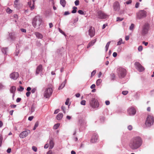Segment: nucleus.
Segmentation results:
<instances>
[{"label":"nucleus","mask_w":154,"mask_h":154,"mask_svg":"<svg viewBox=\"0 0 154 154\" xmlns=\"http://www.w3.org/2000/svg\"><path fill=\"white\" fill-rule=\"evenodd\" d=\"M143 141L139 136L134 137L131 139L129 144V146L132 149L138 148L142 145Z\"/></svg>","instance_id":"f257e3e1"},{"label":"nucleus","mask_w":154,"mask_h":154,"mask_svg":"<svg viewBox=\"0 0 154 154\" xmlns=\"http://www.w3.org/2000/svg\"><path fill=\"white\" fill-rule=\"evenodd\" d=\"M42 22V18L38 15L36 16L33 19L32 24L35 28H38Z\"/></svg>","instance_id":"f03ea898"},{"label":"nucleus","mask_w":154,"mask_h":154,"mask_svg":"<svg viewBox=\"0 0 154 154\" xmlns=\"http://www.w3.org/2000/svg\"><path fill=\"white\" fill-rule=\"evenodd\" d=\"M154 122V117L151 115H148L145 122V125L147 127H149L153 125Z\"/></svg>","instance_id":"7ed1b4c3"},{"label":"nucleus","mask_w":154,"mask_h":154,"mask_svg":"<svg viewBox=\"0 0 154 154\" xmlns=\"http://www.w3.org/2000/svg\"><path fill=\"white\" fill-rule=\"evenodd\" d=\"M117 72L119 77L120 78H124L127 73L126 69L122 67H119L117 69Z\"/></svg>","instance_id":"20e7f679"},{"label":"nucleus","mask_w":154,"mask_h":154,"mask_svg":"<svg viewBox=\"0 0 154 154\" xmlns=\"http://www.w3.org/2000/svg\"><path fill=\"white\" fill-rule=\"evenodd\" d=\"M53 90L52 88L48 87L45 90L44 92L43 96L46 98H49L52 94Z\"/></svg>","instance_id":"39448f33"},{"label":"nucleus","mask_w":154,"mask_h":154,"mask_svg":"<svg viewBox=\"0 0 154 154\" xmlns=\"http://www.w3.org/2000/svg\"><path fill=\"white\" fill-rule=\"evenodd\" d=\"M90 104L93 108H96L98 107L99 104L98 100L94 98H92L90 102Z\"/></svg>","instance_id":"423d86ee"},{"label":"nucleus","mask_w":154,"mask_h":154,"mask_svg":"<svg viewBox=\"0 0 154 154\" xmlns=\"http://www.w3.org/2000/svg\"><path fill=\"white\" fill-rule=\"evenodd\" d=\"M146 12L145 11L141 10L137 13V18L140 19L146 17Z\"/></svg>","instance_id":"0eeeda50"},{"label":"nucleus","mask_w":154,"mask_h":154,"mask_svg":"<svg viewBox=\"0 0 154 154\" xmlns=\"http://www.w3.org/2000/svg\"><path fill=\"white\" fill-rule=\"evenodd\" d=\"M97 16L100 19H105L108 17V15L101 11H97Z\"/></svg>","instance_id":"6e6552de"},{"label":"nucleus","mask_w":154,"mask_h":154,"mask_svg":"<svg viewBox=\"0 0 154 154\" xmlns=\"http://www.w3.org/2000/svg\"><path fill=\"white\" fill-rule=\"evenodd\" d=\"M149 25L148 23H146L143 26L142 30L143 35H145L147 33L149 30Z\"/></svg>","instance_id":"1a4fd4ad"},{"label":"nucleus","mask_w":154,"mask_h":154,"mask_svg":"<svg viewBox=\"0 0 154 154\" xmlns=\"http://www.w3.org/2000/svg\"><path fill=\"white\" fill-rule=\"evenodd\" d=\"M95 29L94 27L90 26L88 30L89 35L92 37H93L95 35Z\"/></svg>","instance_id":"9d476101"},{"label":"nucleus","mask_w":154,"mask_h":154,"mask_svg":"<svg viewBox=\"0 0 154 154\" xmlns=\"http://www.w3.org/2000/svg\"><path fill=\"white\" fill-rule=\"evenodd\" d=\"M135 65L140 72H142L144 70V68L138 62H136Z\"/></svg>","instance_id":"9b49d317"},{"label":"nucleus","mask_w":154,"mask_h":154,"mask_svg":"<svg viewBox=\"0 0 154 154\" xmlns=\"http://www.w3.org/2000/svg\"><path fill=\"white\" fill-rule=\"evenodd\" d=\"M19 76V74L17 72H14L10 75V78L14 80H16Z\"/></svg>","instance_id":"f8f14e48"},{"label":"nucleus","mask_w":154,"mask_h":154,"mask_svg":"<svg viewBox=\"0 0 154 154\" xmlns=\"http://www.w3.org/2000/svg\"><path fill=\"white\" fill-rule=\"evenodd\" d=\"M136 111L135 109L133 107L129 108L128 109V113L130 115H134L136 113Z\"/></svg>","instance_id":"ddd939ff"},{"label":"nucleus","mask_w":154,"mask_h":154,"mask_svg":"<svg viewBox=\"0 0 154 154\" xmlns=\"http://www.w3.org/2000/svg\"><path fill=\"white\" fill-rule=\"evenodd\" d=\"M113 9L115 11H119L120 9V5L118 2H116L113 4Z\"/></svg>","instance_id":"4468645a"},{"label":"nucleus","mask_w":154,"mask_h":154,"mask_svg":"<svg viewBox=\"0 0 154 154\" xmlns=\"http://www.w3.org/2000/svg\"><path fill=\"white\" fill-rule=\"evenodd\" d=\"M42 71V64H40L37 67L36 71V74H38L40 72Z\"/></svg>","instance_id":"2eb2a0df"},{"label":"nucleus","mask_w":154,"mask_h":154,"mask_svg":"<svg viewBox=\"0 0 154 154\" xmlns=\"http://www.w3.org/2000/svg\"><path fill=\"white\" fill-rule=\"evenodd\" d=\"M97 140V135H93L91 137V141L92 143L96 142Z\"/></svg>","instance_id":"dca6fc26"},{"label":"nucleus","mask_w":154,"mask_h":154,"mask_svg":"<svg viewBox=\"0 0 154 154\" xmlns=\"http://www.w3.org/2000/svg\"><path fill=\"white\" fill-rule=\"evenodd\" d=\"M49 149H52L54 146V143L53 141V139H51L50 140L49 142Z\"/></svg>","instance_id":"f3484780"},{"label":"nucleus","mask_w":154,"mask_h":154,"mask_svg":"<svg viewBox=\"0 0 154 154\" xmlns=\"http://www.w3.org/2000/svg\"><path fill=\"white\" fill-rule=\"evenodd\" d=\"M96 41V39H94L92 41H91L88 44V46H87V48H89L91 46H93L94 44L95 43Z\"/></svg>","instance_id":"a211bd4d"},{"label":"nucleus","mask_w":154,"mask_h":154,"mask_svg":"<svg viewBox=\"0 0 154 154\" xmlns=\"http://www.w3.org/2000/svg\"><path fill=\"white\" fill-rule=\"evenodd\" d=\"M36 37L38 38H42L43 37L42 35L38 32H35V33Z\"/></svg>","instance_id":"6ab92c4d"},{"label":"nucleus","mask_w":154,"mask_h":154,"mask_svg":"<svg viewBox=\"0 0 154 154\" xmlns=\"http://www.w3.org/2000/svg\"><path fill=\"white\" fill-rule=\"evenodd\" d=\"M66 82V79L60 85L58 88L59 90H60L62 89L65 86V84Z\"/></svg>","instance_id":"aec40b11"},{"label":"nucleus","mask_w":154,"mask_h":154,"mask_svg":"<svg viewBox=\"0 0 154 154\" xmlns=\"http://www.w3.org/2000/svg\"><path fill=\"white\" fill-rule=\"evenodd\" d=\"M63 116V114L61 113H59L56 117V118L58 120H60L61 119Z\"/></svg>","instance_id":"412c9836"},{"label":"nucleus","mask_w":154,"mask_h":154,"mask_svg":"<svg viewBox=\"0 0 154 154\" xmlns=\"http://www.w3.org/2000/svg\"><path fill=\"white\" fill-rule=\"evenodd\" d=\"M16 90V87L15 86H12L10 88V91L11 93H15Z\"/></svg>","instance_id":"4be33fe9"},{"label":"nucleus","mask_w":154,"mask_h":154,"mask_svg":"<svg viewBox=\"0 0 154 154\" xmlns=\"http://www.w3.org/2000/svg\"><path fill=\"white\" fill-rule=\"evenodd\" d=\"M30 131L29 130H27L23 131L20 135H27L30 134Z\"/></svg>","instance_id":"5701e85b"},{"label":"nucleus","mask_w":154,"mask_h":154,"mask_svg":"<svg viewBox=\"0 0 154 154\" xmlns=\"http://www.w3.org/2000/svg\"><path fill=\"white\" fill-rule=\"evenodd\" d=\"M35 0H32L33 5H32V6H31V2H28V5H29V6L31 8V9L32 10L34 8V5L35 4Z\"/></svg>","instance_id":"b1692460"},{"label":"nucleus","mask_w":154,"mask_h":154,"mask_svg":"<svg viewBox=\"0 0 154 154\" xmlns=\"http://www.w3.org/2000/svg\"><path fill=\"white\" fill-rule=\"evenodd\" d=\"M14 6L15 8H18L20 5L18 0H16L14 2Z\"/></svg>","instance_id":"393cba45"},{"label":"nucleus","mask_w":154,"mask_h":154,"mask_svg":"<svg viewBox=\"0 0 154 154\" xmlns=\"http://www.w3.org/2000/svg\"><path fill=\"white\" fill-rule=\"evenodd\" d=\"M60 3L61 5L63 7H65L66 4V2L65 0H60Z\"/></svg>","instance_id":"a878e982"},{"label":"nucleus","mask_w":154,"mask_h":154,"mask_svg":"<svg viewBox=\"0 0 154 154\" xmlns=\"http://www.w3.org/2000/svg\"><path fill=\"white\" fill-rule=\"evenodd\" d=\"M60 125V123H57L55 124L53 127L54 129H57L59 127Z\"/></svg>","instance_id":"bb28decb"},{"label":"nucleus","mask_w":154,"mask_h":154,"mask_svg":"<svg viewBox=\"0 0 154 154\" xmlns=\"http://www.w3.org/2000/svg\"><path fill=\"white\" fill-rule=\"evenodd\" d=\"M110 42H111L110 41L108 42L105 48L106 49V51H107L108 50Z\"/></svg>","instance_id":"cd10ccee"},{"label":"nucleus","mask_w":154,"mask_h":154,"mask_svg":"<svg viewBox=\"0 0 154 154\" xmlns=\"http://www.w3.org/2000/svg\"><path fill=\"white\" fill-rule=\"evenodd\" d=\"M102 82V80L100 79H98L96 82V85L97 86L99 85Z\"/></svg>","instance_id":"c85d7f7f"},{"label":"nucleus","mask_w":154,"mask_h":154,"mask_svg":"<svg viewBox=\"0 0 154 154\" xmlns=\"http://www.w3.org/2000/svg\"><path fill=\"white\" fill-rule=\"evenodd\" d=\"M73 10L72 11V13H75L76 12V10L77 9V8L76 7H73Z\"/></svg>","instance_id":"c756f323"},{"label":"nucleus","mask_w":154,"mask_h":154,"mask_svg":"<svg viewBox=\"0 0 154 154\" xmlns=\"http://www.w3.org/2000/svg\"><path fill=\"white\" fill-rule=\"evenodd\" d=\"M8 48H3L2 49V52L5 54H6Z\"/></svg>","instance_id":"7c9ffc66"},{"label":"nucleus","mask_w":154,"mask_h":154,"mask_svg":"<svg viewBox=\"0 0 154 154\" xmlns=\"http://www.w3.org/2000/svg\"><path fill=\"white\" fill-rule=\"evenodd\" d=\"M38 124H39V123H38V121L36 122L35 124L34 127L33 128V130H35L36 129V128L38 127Z\"/></svg>","instance_id":"2f4dec72"},{"label":"nucleus","mask_w":154,"mask_h":154,"mask_svg":"<svg viewBox=\"0 0 154 154\" xmlns=\"http://www.w3.org/2000/svg\"><path fill=\"white\" fill-rule=\"evenodd\" d=\"M123 43L122 40V38H120L119 39V41L117 42V45H119L122 44Z\"/></svg>","instance_id":"473e14b6"},{"label":"nucleus","mask_w":154,"mask_h":154,"mask_svg":"<svg viewBox=\"0 0 154 154\" xmlns=\"http://www.w3.org/2000/svg\"><path fill=\"white\" fill-rule=\"evenodd\" d=\"M6 11L7 13L9 14H10L12 13V11L9 8H8L6 10Z\"/></svg>","instance_id":"72a5a7b5"},{"label":"nucleus","mask_w":154,"mask_h":154,"mask_svg":"<svg viewBox=\"0 0 154 154\" xmlns=\"http://www.w3.org/2000/svg\"><path fill=\"white\" fill-rule=\"evenodd\" d=\"M134 24L133 23H132L131 24V25L130 26V27H129L130 29L131 30H133L134 28Z\"/></svg>","instance_id":"f704fd0d"},{"label":"nucleus","mask_w":154,"mask_h":154,"mask_svg":"<svg viewBox=\"0 0 154 154\" xmlns=\"http://www.w3.org/2000/svg\"><path fill=\"white\" fill-rule=\"evenodd\" d=\"M111 77L112 80H114L115 77V75L113 73L111 74Z\"/></svg>","instance_id":"c9c22d12"},{"label":"nucleus","mask_w":154,"mask_h":154,"mask_svg":"<svg viewBox=\"0 0 154 154\" xmlns=\"http://www.w3.org/2000/svg\"><path fill=\"white\" fill-rule=\"evenodd\" d=\"M123 19H124L123 18H120L119 17H117L116 21H122Z\"/></svg>","instance_id":"e433bc0d"},{"label":"nucleus","mask_w":154,"mask_h":154,"mask_svg":"<svg viewBox=\"0 0 154 154\" xmlns=\"http://www.w3.org/2000/svg\"><path fill=\"white\" fill-rule=\"evenodd\" d=\"M86 101L85 100H82L81 102V104L82 105H85Z\"/></svg>","instance_id":"4c0bfd02"},{"label":"nucleus","mask_w":154,"mask_h":154,"mask_svg":"<svg viewBox=\"0 0 154 154\" xmlns=\"http://www.w3.org/2000/svg\"><path fill=\"white\" fill-rule=\"evenodd\" d=\"M128 91H123L122 92V93L124 95H126L128 94Z\"/></svg>","instance_id":"58836bf2"},{"label":"nucleus","mask_w":154,"mask_h":154,"mask_svg":"<svg viewBox=\"0 0 154 154\" xmlns=\"http://www.w3.org/2000/svg\"><path fill=\"white\" fill-rule=\"evenodd\" d=\"M32 150L35 152H36L37 151V148L35 146H33L32 147Z\"/></svg>","instance_id":"ea45409f"},{"label":"nucleus","mask_w":154,"mask_h":154,"mask_svg":"<svg viewBox=\"0 0 154 154\" xmlns=\"http://www.w3.org/2000/svg\"><path fill=\"white\" fill-rule=\"evenodd\" d=\"M138 50L139 51H141L143 50V47L142 46H140L138 48Z\"/></svg>","instance_id":"a19ab883"},{"label":"nucleus","mask_w":154,"mask_h":154,"mask_svg":"<svg viewBox=\"0 0 154 154\" xmlns=\"http://www.w3.org/2000/svg\"><path fill=\"white\" fill-rule=\"evenodd\" d=\"M79 0H76L75 2V3L76 6H77L79 5Z\"/></svg>","instance_id":"79ce46f5"},{"label":"nucleus","mask_w":154,"mask_h":154,"mask_svg":"<svg viewBox=\"0 0 154 154\" xmlns=\"http://www.w3.org/2000/svg\"><path fill=\"white\" fill-rule=\"evenodd\" d=\"M132 126L131 125H129L128 127V129L129 130H131L132 129Z\"/></svg>","instance_id":"37998d69"},{"label":"nucleus","mask_w":154,"mask_h":154,"mask_svg":"<svg viewBox=\"0 0 154 154\" xmlns=\"http://www.w3.org/2000/svg\"><path fill=\"white\" fill-rule=\"evenodd\" d=\"M78 12L79 14H84V12L82 11L81 10H79L78 11Z\"/></svg>","instance_id":"c03bdc74"},{"label":"nucleus","mask_w":154,"mask_h":154,"mask_svg":"<svg viewBox=\"0 0 154 154\" xmlns=\"http://www.w3.org/2000/svg\"><path fill=\"white\" fill-rule=\"evenodd\" d=\"M24 89V88L22 86H20V88L18 89V91H22Z\"/></svg>","instance_id":"a18cd8bd"},{"label":"nucleus","mask_w":154,"mask_h":154,"mask_svg":"<svg viewBox=\"0 0 154 154\" xmlns=\"http://www.w3.org/2000/svg\"><path fill=\"white\" fill-rule=\"evenodd\" d=\"M131 2H132L131 0H129L128 1L126 2V3L127 5H128V4H131Z\"/></svg>","instance_id":"49530a36"},{"label":"nucleus","mask_w":154,"mask_h":154,"mask_svg":"<svg viewBox=\"0 0 154 154\" xmlns=\"http://www.w3.org/2000/svg\"><path fill=\"white\" fill-rule=\"evenodd\" d=\"M96 72V70H94L91 73V76L94 75Z\"/></svg>","instance_id":"de8ad7c7"},{"label":"nucleus","mask_w":154,"mask_h":154,"mask_svg":"<svg viewBox=\"0 0 154 154\" xmlns=\"http://www.w3.org/2000/svg\"><path fill=\"white\" fill-rule=\"evenodd\" d=\"M31 94V92L30 91H28L26 93V95L27 97H29Z\"/></svg>","instance_id":"09e8293b"},{"label":"nucleus","mask_w":154,"mask_h":154,"mask_svg":"<svg viewBox=\"0 0 154 154\" xmlns=\"http://www.w3.org/2000/svg\"><path fill=\"white\" fill-rule=\"evenodd\" d=\"M69 98H67L65 102V104L66 105H68L69 104Z\"/></svg>","instance_id":"8fccbe9b"},{"label":"nucleus","mask_w":154,"mask_h":154,"mask_svg":"<svg viewBox=\"0 0 154 154\" xmlns=\"http://www.w3.org/2000/svg\"><path fill=\"white\" fill-rule=\"evenodd\" d=\"M139 3L138 2H137L135 5V7L136 8H138L139 6Z\"/></svg>","instance_id":"3c124183"},{"label":"nucleus","mask_w":154,"mask_h":154,"mask_svg":"<svg viewBox=\"0 0 154 154\" xmlns=\"http://www.w3.org/2000/svg\"><path fill=\"white\" fill-rule=\"evenodd\" d=\"M36 89L35 88H34L33 89H32V90L31 91V93H34L35 92V91H36Z\"/></svg>","instance_id":"603ef678"},{"label":"nucleus","mask_w":154,"mask_h":154,"mask_svg":"<svg viewBox=\"0 0 154 154\" xmlns=\"http://www.w3.org/2000/svg\"><path fill=\"white\" fill-rule=\"evenodd\" d=\"M49 146V144L48 143H47L45 145L44 147L45 149H47L48 147Z\"/></svg>","instance_id":"864d4df0"},{"label":"nucleus","mask_w":154,"mask_h":154,"mask_svg":"<svg viewBox=\"0 0 154 154\" xmlns=\"http://www.w3.org/2000/svg\"><path fill=\"white\" fill-rule=\"evenodd\" d=\"M33 116H30L28 118V120L30 121L32 120L33 119Z\"/></svg>","instance_id":"5fc2aeb1"},{"label":"nucleus","mask_w":154,"mask_h":154,"mask_svg":"<svg viewBox=\"0 0 154 154\" xmlns=\"http://www.w3.org/2000/svg\"><path fill=\"white\" fill-rule=\"evenodd\" d=\"M61 109H62V110L63 111V112L65 113V107L64 106H62V107H61Z\"/></svg>","instance_id":"6e6d98bb"},{"label":"nucleus","mask_w":154,"mask_h":154,"mask_svg":"<svg viewBox=\"0 0 154 154\" xmlns=\"http://www.w3.org/2000/svg\"><path fill=\"white\" fill-rule=\"evenodd\" d=\"M117 53H116V52H114L113 54V56L115 57H116L117 56Z\"/></svg>","instance_id":"4d7b16f0"},{"label":"nucleus","mask_w":154,"mask_h":154,"mask_svg":"<svg viewBox=\"0 0 154 154\" xmlns=\"http://www.w3.org/2000/svg\"><path fill=\"white\" fill-rule=\"evenodd\" d=\"M21 31L23 32H26V30L24 29H20Z\"/></svg>","instance_id":"13d9d810"},{"label":"nucleus","mask_w":154,"mask_h":154,"mask_svg":"<svg viewBox=\"0 0 154 154\" xmlns=\"http://www.w3.org/2000/svg\"><path fill=\"white\" fill-rule=\"evenodd\" d=\"M21 100V98H18L16 100V102L17 103L20 102Z\"/></svg>","instance_id":"bf43d9fd"},{"label":"nucleus","mask_w":154,"mask_h":154,"mask_svg":"<svg viewBox=\"0 0 154 154\" xmlns=\"http://www.w3.org/2000/svg\"><path fill=\"white\" fill-rule=\"evenodd\" d=\"M105 103L106 105H108L110 104V102L108 100H106L105 101Z\"/></svg>","instance_id":"052dcab7"},{"label":"nucleus","mask_w":154,"mask_h":154,"mask_svg":"<svg viewBox=\"0 0 154 154\" xmlns=\"http://www.w3.org/2000/svg\"><path fill=\"white\" fill-rule=\"evenodd\" d=\"M95 87V85L94 84H93L91 86V89H94V88Z\"/></svg>","instance_id":"680f3d73"},{"label":"nucleus","mask_w":154,"mask_h":154,"mask_svg":"<svg viewBox=\"0 0 154 154\" xmlns=\"http://www.w3.org/2000/svg\"><path fill=\"white\" fill-rule=\"evenodd\" d=\"M47 154H53V152L51 150H50L47 153Z\"/></svg>","instance_id":"e2e57ef3"},{"label":"nucleus","mask_w":154,"mask_h":154,"mask_svg":"<svg viewBox=\"0 0 154 154\" xmlns=\"http://www.w3.org/2000/svg\"><path fill=\"white\" fill-rule=\"evenodd\" d=\"M11 148H8L7 150V152L8 153H10L11 152Z\"/></svg>","instance_id":"0e129e2a"},{"label":"nucleus","mask_w":154,"mask_h":154,"mask_svg":"<svg viewBox=\"0 0 154 154\" xmlns=\"http://www.w3.org/2000/svg\"><path fill=\"white\" fill-rule=\"evenodd\" d=\"M59 109L56 110L54 111V114H57V113H58L59 112Z\"/></svg>","instance_id":"69168bd1"},{"label":"nucleus","mask_w":154,"mask_h":154,"mask_svg":"<svg viewBox=\"0 0 154 154\" xmlns=\"http://www.w3.org/2000/svg\"><path fill=\"white\" fill-rule=\"evenodd\" d=\"M129 36H126L125 37V39L126 41H127L129 40Z\"/></svg>","instance_id":"338daca9"},{"label":"nucleus","mask_w":154,"mask_h":154,"mask_svg":"<svg viewBox=\"0 0 154 154\" xmlns=\"http://www.w3.org/2000/svg\"><path fill=\"white\" fill-rule=\"evenodd\" d=\"M69 14L70 13L69 11H65L64 12V15H68V14Z\"/></svg>","instance_id":"774afa93"}]
</instances>
